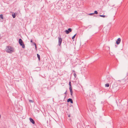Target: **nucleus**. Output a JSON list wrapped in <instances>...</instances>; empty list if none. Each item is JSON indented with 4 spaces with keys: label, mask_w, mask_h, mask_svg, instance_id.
<instances>
[{
    "label": "nucleus",
    "mask_w": 128,
    "mask_h": 128,
    "mask_svg": "<svg viewBox=\"0 0 128 128\" xmlns=\"http://www.w3.org/2000/svg\"><path fill=\"white\" fill-rule=\"evenodd\" d=\"M69 87H72V85H71V82L70 81L69 83Z\"/></svg>",
    "instance_id": "obj_14"
},
{
    "label": "nucleus",
    "mask_w": 128,
    "mask_h": 128,
    "mask_svg": "<svg viewBox=\"0 0 128 128\" xmlns=\"http://www.w3.org/2000/svg\"><path fill=\"white\" fill-rule=\"evenodd\" d=\"M0 18L2 19H3L4 18L2 14H1L0 15Z\"/></svg>",
    "instance_id": "obj_13"
},
{
    "label": "nucleus",
    "mask_w": 128,
    "mask_h": 128,
    "mask_svg": "<svg viewBox=\"0 0 128 128\" xmlns=\"http://www.w3.org/2000/svg\"><path fill=\"white\" fill-rule=\"evenodd\" d=\"M18 43L20 45L22 46V48H25V45L24 44L21 38L19 39L18 40Z\"/></svg>",
    "instance_id": "obj_2"
},
{
    "label": "nucleus",
    "mask_w": 128,
    "mask_h": 128,
    "mask_svg": "<svg viewBox=\"0 0 128 128\" xmlns=\"http://www.w3.org/2000/svg\"><path fill=\"white\" fill-rule=\"evenodd\" d=\"M29 102H33L34 101L32 100H29Z\"/></svg>",
    "instance_id": "obj_18"
},
{
    "label": "nucleus",
    "mask_w": 128,
    "mask_h": 128,
    "mask_svg": "<svg viewBox=\"0 0 128 128\" xmlns=\"http://www.w3.org/2000/svg\"><path fill=\"white\" fill-rule=\"evenodd\" d=\"M72 87H69V90H70V93L71 95L72 96V94H73V92L72 91Z\"/></svg>",
    "instance_id": "obj_7"
},
{
    "label": "nucleus",
    "mask_w": 128,
    "mask_h": 128,
    "mask_svg": "<svg viewBox=\"0 0 128 128\" xmlns=\"http://www.w3.org/2000/svg\"><path fill=\"white\" fill-rule=\"evenodd\" d=\"M121 41V39L120 38H118L117 40L116 41V43L117 44H120Z\"/></svg>",
    "instance_id": "obj_6"
},
{
    "label": "nucleus",
    "mask_w": 128,
    "mask_h": 128,
    "mask_svg": "<svg viewBox=\"0 0 128 128\" xmlns=\"http://www.w3.org/2000/svg\"><path fill=\"white\" fill-rule=\"evenodd\" d=\"M1 115L0 114V118H1Z\"/></svg>",
    "instance_id": "obj_27"
},
{
    "label": "nucleus",
    "mask_w": 128,
    "mask_h": 128,
    "mask_svg": "<svg viewBox=\"0 0 128 128\" xmlns=\"http://www.w3.org/2000/svg\"><path fill=\"white\" fill-rule=\"evenodd\" d=\"M94 14H98V12L96 10L94 11Z\"/></svg>",
    "instance_id": "obj_16"
},
{
    "label": "nucleus",
    "mask_w": 128,
    "mask_h": 128,
    "mask_svg": "<svg viewBox=\"0 0 128 128\" xmlns=\"http://www.w3.org/2000/svg\"><path fill=\"white\" fill-rule=\"evenodd\" d=\"M33 44H34V45H35V46H36V44L35 42H33Z\"/></svg>",
    "instance_id": "obj_20"
},
{
    "label": "nucleus",
    "mask_w": 128,
    "mask_h": 128,
    "mask_svg": "<svg viewBox=\"0 0 128 128\" xmlns=\"http://www.w3.org/2000/svg\"><path fill=\"white\" fill-rule=\"evenodd\" d=\"M72 30L71 28H69L68 30H66L64 31V32L66 33V34H68L70 32L72 31Z\"/></svg>",
    "instance_id": "obj_4"
},
{
    "label": "nucleus",
    "mask_w": 128,
    "mask_h": 128,
    "mask_svg": "<svg viewBox=\"0 0 128 128\" xmlns=\"http://www.w3.org/2000/svg\"><path fill=\"white\" fill-rule=\"evenodd\" d=\"M66 92H67V91H66V92L64 93V94H66Z\"/></svg>",
    "instance_id": "obj_24"
},
{
    "label": "nucleus",
    "mask_w": 128,
    "mask_h": 128,
    "mask_svg": "<svg viewBox=\"0 0 128 128\" xmlns=\"http://www.w3.org/2000/svg\"><path fill=\"white\" fill-rule=\"evenodd\" d=\"M35 49H36V50L37 48L36 47V46H35Z\"/></svg>",
    "instance_id": "obj_22"
},
{
    "label": "nucleus",
    "mask_w": 128,
    "mask_h": 128,
    "mask_svg": "<svg viewBox=\"0 0 128 128\" xmlns=\"http://www.w3.org/2000/svg\"><path fill=\"white\" fill-rule=\"evenodd\" d=\"M72 72H75V71L74 70H73V71H72Z\"/></svg>",
    "instance_id": "obj_26"
},
{
    "label": "nucleus",
    "mask_w": 128,
    "mask_h": 128,
    "mask_svg": "<svg viewBox=\"0 0 128 128\" xmlns=\"http://www.w3.org/2000/svg\"><path fill=\"white\" fill-rule=\"evenodd\" d=\"M58 45L60 47H61V44L62 41V38L60 37H58Z\"/></svg>",
    "instance_id": "obj_3"
},
{
    "label": "nucleus",
    "mask_w": 128,
    "mask_h": 128,
    "mask_svg": "<svg viewBox=\"0 0 128 128\" xmlns=\"http://www.w3.org/2000/svg\"><path fill=\"white\" fill-rule=\"evenodd\" d=\"M99 16L100 17H102L103 18H105L106 17V16L104 15H99Z\"/></svg>",
    "instance_id": "obj_11"
},
{
    "label": "nucleus",
    "mask_w": 128,
    "mask_h": 128,
    "mask_svg": "<svg viewBox=\"0 0 128 128\" xmlns=\"http://www.w3.org/2000/svg\"><path fill=\"white\" fill-rule=\"evenodd\" d=\"M105 29V28H103V30H104Z\"/></svg>",
    "instance_id": "obj_25"
},
{
    "label": "nucleus",
    "mask_w": 128,
    "mask_h": 128,
    "mask_svg": "<svg viewBox=\"0 0 128 128\" xmlns=\"http://www.w3.org/2000/svg\"><path fill=\"white\" fill-rule=\"evenodd\" d=\"M30 122H32L33 124H34L35 123L34 121L31 118H30Z\"/></svg>",
    "instance_id": "obj_8"
},
{
    "label": "nucleus",
    "mask_w": 128,
    "mask_h": 128,
    "mask_svg": "<svg viewBox=\"0 0 128 128\" xmlns=\"http://www.w3.org/2000/svg\"><path fill=\"white\" fill-rule=\"evenodd\" d=\"M6 49V52L10 53H12L14 52L13 48L10 46H8Z\"/></svg>",
    "instance_id": "obj_1"
},
{
    "label": "nucleus",
    "mask_w": 128,
    "mask_h": 128,
    "mask_svg": "<svg viewBox=\"0 0 128 128\" xmlns=\"http://www.w3.org/2000/svg\"><path fill=\"white\" fill-rule=\"evenodd\" d=\"M94 14V13H90L89 14V15L91 16H92Z\"/></svg>",
    "instance_id": "obj_19"
},
{
    "label": "nucleus",
    "mask_w": 128,
    "mask_h": 128,
    "mask_svg": "<svg viewBox=\"0 0 128 128\" xmlns=\"http://www.w3.org/2000/svg\"><path fill=\"white\" fill-rule=\"evenodd\" d=\"M37 56L38 58V60L39 61H40V55L38 54H37Z\"/></svg>",
    "instance_id": "obj_9"
},
{
    "label": "nucleus",
    "mask_w": 128,
    "mask_h": 128,
    "mask_svg": "<svg viewBox=\"0 0 128 128\" xmlns=\"http://www.w3.org/2000/svg\"><path fill=\"white\" fill-rule=\"evenodd\" d=\"M70 114H69L68 115V117L69 118L70 117Z\"/></svg>",
    "instance_id": "obj_23"
},
{
    "label": "nucleus",
    "mask_w": 128,
    "mask_h": 128,
    "mask_svg": "<svg viewBox=\"0 0 128 128\" xmlns=\"http://www.w3.org/2000/svg\"><path fill=\"white\" fill-rule=\"evenodd\" d=\"M76 34H74L72 38V39H74L75 38V37Z\"/></svg>",
    "instance_id": "obj_15"
},
{
    "label": "nucleus",
    "mask_w": 128,
    "mask_h": 128,
    "mask_svg": "<svg viewBox=\"0 0 128 128\" xmlns=\"http://www.w3.org/2000/svg\"><path fill=\"white\" fill-rule=\"evenodd\" d=\"M30 42H32V43H33V41H32V39H31V40H30Z\"/></svg>",
    "instance_id": "obj_21"
},
{
    "label": "nucleus",
    "mask_w": 128,
    "mask_h": 128,
    "mask_svg": "<svg viewBox=\"0 0 128 128\" xmlns=\"http://www.w3.org/2000/svg\"><path fill=\"white\" fill-rule=\"evenodd\" d=\"M12 16L13 18H15L16 17V15L14 13V14H12Z\"/></svg>",
    "instance_id": "obj_12"
},
{
    "label": "nucleus",
    "mask_w": 128,
    "mask_h": 128,
    "mask_svg": "<svg viewBox=\"0 0 128 128\" xmlns=\"http://www.w3.org/2000/svg\"><path fill=\"white\" fill-rule=\"evenodd\" d=\"M67 102H70L71 104H73V102L72 99L71 98H69L67 100Z\"/></svg>",
    "instance_id": "obj_5"
},
{
    "label": "nucleus",
    "mask_w": 128,
    "mask_h": 128,
    "mask_svg": "<svg viewBox=\"0 0 128 128\" xmlns=\"http://www.w3.org/2000/svg\"><path fill=\"white\" fill-rule=\"evenodd\" d=\"M73 75L74 76V77L75 78H76V74L75 73V72H74V73Z\"/></svg>",
    "instance_id": "obj_17"
},
{
    "label": "nucleus",
    "mask_w": 128,
    "mask_h": 128,
    "mask_svg": "<svg viewBox=\"0 0 128 128\" xmlns=\"http://www.w3.org/2000/svg\"><path fill=\"white\" fill-rule=\"evenodd\" d=\"M110 85L109 84V83H107L105 84V86L106 87H109Z\"/></svg>",
    "instance_id": "obj_10"
}]
</instances>
